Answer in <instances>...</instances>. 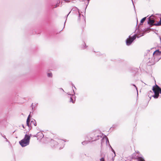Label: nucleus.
Listing matches in <instances>:
<instances>
[{"mask_svg":"<svg viewBox=\"0 0 161 161\" xmlns=\"http://www.w3.org/2000/svg\"><path fill=\"white\" fill-rule=\"evenodd\" d=\"M83 48L84 49H85L87 47L86 45V44L85 43H84L83 44Z\"/></svg>","mask_w":161,"mask_h":161,"instance_id":"21","label":"nucleus"},{"mask_svg":"<svg viewBox=\"0 0 161 161\" xmlns=\"http://www.w3.org/2000/svg\"><path fill=\"white\" fill-rule=\"evenodd\" d=\"M132 3H133V0H132Z\"/></svg>","mask_w":161,"mask_h":161,"instance_id":"36","label":"nucleus"},{"mask_svg":"<svg viewBox=\"0 0 161 161\" xmlns=\"http://www.w3.org/2000/svg\"><path fill=\"white\" fill-rule=\"evenodd\" d=\"M22 127H23V128H25V127H24V125H22Z\"/></svg>","mask_w":161,"mask_h":161,"instance_id":"32","label":"nucleus"},{"mask_svg":"<svg viewBox=\"0 0 161 161\" xmlns=\"http://www.w3.org/2000/svg\"><path fill=\"white\" fill-rule=\"evenodd\" d=\"M146 19V17H145L143 18L141 20L140 25L142 24V23L144 22Z\"/></svg>","mask_w":161,"mask_h":161,"instance_id":"16","label":"nucleus"},{"mask_svg":"<svg viewBox=\"0 0 161 161\" xmlns=\"http://www.w3.org/2000/svg\"><path fill=\"white\" fill-rule=\"evenodd\" d=\"M51 146L52 147H58V142H56V141L51 140Z\"/></svg>","mask_w":161,"mask_h":161,"instance_id":"9","label":"nucleus"},{"mask_svg":"<svg viewBox=\"0 0 161 161\" xmlns=\"http://www.w3.org/2000/svg\"><path fill=\"white\" fill-rule=\"evenodd\" d=\"M161 21V19H160V20Z\"/></svg>","mask_w":161,"mask_h":161,"instance_id":"37","label":"nucleus"},{"mask_svg":"<svg viewBox=\"0 0 161 161\" xmlns=\"http://www.w3.org/2000/svg\"><path fill=\"white\" fill-rule=\"evenodd\" d=\"M153 88H154V90L156 92H159V93L160 92L161 90V88L156 84H155V86L153 87Z\"/></svg>","mask_w":161,"mask_h":161,"instance_id":"8","label":"nucleus"},{"mask_svg":"<svg viewBox=\"0 0 161 161\" xmlns=\"http://www.w3.org/2000/svg\"><path fill=\"white\" fill-rule=\"evenodd\" d=\"M153 90L154 93V94L152 96L155 98H158L159 96V92H156L154 90V88H153Z\"/></svg>","mask_w":161,"mask_h":161,"instance_id":"11","label":"nucleus"},{"mask_svg":"<svg viewBox=\"0 0 161 161\" xmlns=\"http://www.w3.org/2000/svg\"><path fill=\"white\" fill-rule=\"evenodd\" d=\"M100 161H104V158L103 157L102 158H101L100 159Z\"/></svg>","mask_w":161,"mask_h":161,"instance_id":"24","label":"nucleus"},{"mask_svg":"<svg viewBox=\"0 0 161 161\" xmlns=\"http://www.w3.org/2000/svg\"><path fill=\"white\" fill-rule=\"evenodd\" d=\"M160 54L161 52H160L158 50H156L153 53V56L154 58V59H155V56L160 55Z\"/></svg>","mask_w":161,"mask_h":161,"instance_id":"10","label":"nucleus"},{"mask_svg":"<svg viewBox=\"0 0 161 161\" xmlns=\"http://www.w3.org/2000/svg\"><path fill=\"white\" fill-rule=\"evenodd\" d=\"M58 4H59L58 3H57V4H56V6H55L54 7H55V8H56V7H57V6L58 5Z\"/></svg>","mask_w":161,"mask_h":161,"instance_id":"30","label":"nucleus"},{"mask_svg":"<svg viewBox=\"0 0 161 161\" xmlns=\"http://www.w3.org/2000/svg\"><path fill=\"white\" fill-rule=\"evenodd\" d=\"M30 114L31 112L30 113V114L28 116V118L27 119L26 121V124L29 127V125H30V119H29L30 116Z\"/></svg>","mask_w":161,"mask_h":161,"instance_id":"13","label":"nucleus"},{"mask_svg":"<svg viewBox=\"0 0 161 161\" xmlns=\"http://www.w3.org/2000/svg\"><path fill=\"white\" fill-rule=\"evenodd\" d=\"M31 125H33L34 126H36V123L35 120H33L31 121Z\"/></svg>","mask_w":161,"mask_h":161,"instance_id":"15","label":"nucleus"},{"mask_svg":"<svg viewBox=\"0 0 161 161\" xmlns=\"http://www.w3.org/2000/svg\"><path fill=\"white\" fill-rule=\"evenodd\" d=\"M150 17L151 16L148 18L147 23L150 25V27H152L153 25H154V23L155 21L153 19H151Z\"/></svg>","mask_w":161,"mask_h":161,"instance_id":"7","label":"nucleus"},{"mask_svg":"<svg viewBox=\"0 0 161 161\" xmlns=\"http://www.w3.org/2000/svg\"><path fill=\"white\" fill-rule=\"evenodd\" d=\"M136 35H134L132 37L130 35L129 36L128 38L126 40V44L127 46L130 45L133 41L136 39Z\"/></svg>","mask_w":161,"mask_h":161,"instance_id":"4","label":"nucleus"},{"mask_svg":"<svg viewBox=\"0 0 161 161\" xmlns=\"http://www.w3.org/2000/svg\"><path fill=\"white\" fill-rule=\"evenodd\" d=\"M133 86H134L136 88V90L137 92V94H138V91H137V87H136V85H135L134 84H133Z\"/></svg>","mask_w":161,"mask_h":161,"instance_id":"23","label":"nucleus"},{"mask_svg":"<svg viewBox=\"0 0 161 161\" xmlns=\"http://www.w3.org/2000/svg\"><path fill=\"white\" fill-rule=\"evenodd\" d=\"M161 25V21L160 20L157 23H155L154 24V25L155 26H158Z\"/></svg>","mask_w":161,"mask_h":161,"instance_id":"17","label":"nucleus"},{"mask_svg":"<svg viewBox=\"0 0 161 161\" xmlns=\"http://www.w3.org/2000/svg\"><path fill=\"white\" fill-rule=\"evenodd\" d=\"M59 89H60V90H61V91H62L63 92H64V91L62 88H60Z\"/></svg>","mask_w":161,"mask_h":161,"instance_id":"29","label":"nucleus"},{"mask_svg":"<svg viewBox=\"0 0 161 161\" xmlns=\"http://www.w3.org/2000/svg\"><path fill=\"white\" fill-rule=\"evenodd\" d=\"M87 0L88 1V2L89 3L90 0Z\"/></svg>","mask_w":161,"mask_h":161,"instance_id":"35","label":"nucleus"},{"mask_svg":"<svg viewBox=\"0 0 161 161\" xmlns=\"http://www.w3.org/2000/svg\"><path fill=\"white\" fill-rule=\"evenodd\" d=\"M31 135L26 134L24 138L19 142V143L22 147H24L29 145Z\"/></svg>","mask_w":161,"mask_h":161,"instance_id":"2","label":"nucleus"},{"mask_svg":"<svg viewBox=\"0 0 161 161\" xmlns=\"http://www.w3.org/2000/svg\"><path fill=\"white\" fill-rule=\"evenodd\" d=\"M100 132L98 130H95L91 132L89 135V140H92V141H97L102 137L100 135Z\"/></svg>","mask_w":161,"mask_h":161,"instance_id":"1","label":"nucleus"},{"mask_svg":"<svg viewBox=\"0 0 161 161\" xmlns=\"http://www.w3.org/2000/svg\"><path fill=\"white\" fill-rule=\"evenodd\" d=\"M88 143V142L86 141H84L83 142H81L82 144L84 145L87 144Z\"/></svg>","mask_w":161,"mask_h":161,"instance_id":"18","label":"nucleus"},{"mask_svg":"<svg viewBox=\"0 0 161 161\" xmlns=\"http://www.w3.org/2000/svg\"><path fill=\"white\" fill-rule=\"evenodd\" d=\"M31 107L32 108V109L33 110V108H34V107H33V103H32L31 105Z\"/></svg>","mask_w":161,"mask_h":161,"instance_id":"25","label":"nucleus"},{"mask_svg":"<svg viewBox=\"0 0 161 161\" xmlns=\"http://www.w3.org/2000/svg\"><path fill=\"white\" fill-rule=\"evenodd\" d=\"M73 86L76 89L75 87V86L74 85H73Z\"/></svg>","mask_w":161,"mask_h":161,"instance_id":"33","label":"nucleus"},{"mask_svg":"<svg viewBox=\"0 0 161 161\" xmlns=\"http://www.w3.org/2000/svg\"><path fill=\"white\" fill-rule=\"evenodd\" d=\"M66 141H64L61 139H59L58 140V143L59 145V147H59L60 149L63 148L64 147V145H65L64 142Z\"/></svg>","mask_w":161,"mask_h":161,"instance_id":"6","label":"nucleus"},{"mask_svg":"<svg viewBox=\"0 0 161 161\" xmlns=\"http://www.w3.org/2000/svg\"><path fill=\"white\" fill-rule=\"evenodd\" d=\"M40 136L41 137H43L44 136L42 134V136H41V134H38V136Z\"/></svg>","mask_w":161,"mask_h":161,"instance_id":"27","label":"nucleus"},{"mask_svg":"<svg viewBox=\"0 0 161 161\" xmlns=\"http://www.w3.org/2000/svg\"><path fill=\"white\" fill-rule=\"evenodd\" d=\"M73 94H71L68 93H67V94H68L70 96L69 102H72L73 103H75V93L74 89H73Z\"/></svg>","mask_w":161,"mask_h":161,"instance_id":"5","label":"nucleus"},{"mask_svg":"<svg viewBox=\"0 0 161 161\" xmlns=\"http://www.w3.org/2000/svg\"><path fill=\"white\" fill-rule=\"evenodd\" d=\"M64 1L66 3H69L70 1V0H64Z\"/></svg>","mask_w":161,"mask_h":161,"instance_id":"22","label":"nucleus"},{"mask_svg":"<svg viewBox=\"0 0 161 161\" xmlns=\"http://www.w3.org/2000/svg\"><path fill=\"white\" fill-rule=\"evenodd\" d=\"M66 21L64 22V25H65V23Z\"/></svg>","mask_w":161,"mask_h":161,"instance_id":"34","label":"nucleus"},{"mask_svg":"<svg viewBox=\"0 0 161 161\" xmlns=\"http://www.w3.org/2000/svg\"><path fill=\"white\" fill-rule=\"evenodd\" d=\"M71 11L69 13L67 14V17H68V15H69V14L71 12Z\"/></svg>","mask_w":161,"mask_h":161,"instance_id":"31","label":"nucleus"},{"mask_svg":"<svg viewBox=\"0 0 161 161\" xmlns=\"http://www.w3.org/2000/svg\"><path fill=\"white\" fill-rule=\"evenodd\" d=\"M41 134V136L42 135V132H38L36 135L34 136V137H37L38 136V134Z\"/></svg>","mask_w":161,"mask_h":161,"instance_id":"20","label":"nucleus"},{"mask_svg":"<svg viewBox=\"0 0 161 161\" xmlns=\"http://www.w3.org/2000/svg\"><path fill=\"white\" fill-rule=\"evenodd\" d=\"M138 161H145L144 158L142 157H139L137 158Z\"/></svg>","mask_w":161,"mask_h":161,"instance_id":"14","label":"nucleus"},{"mask_svg":"<svg viewBox=\"0 0 161 161\" xmlns=\"http://www.w3.org/2000/svg\"><path fill=\"white\" fill-rule=\"evenodd\" d=\"M112 149V151H113V152H114V156H115L116 155L115 152L114 151L113 149Z\"/></svg>","mask_w":161,"mask_h":161,"instance_id":"28","label":"nucleus"},{"mask_svg":"<svg viewBox=\"0 0 161 161\" xmlns=\"http://www.w3.org/2000/svg\"><path fill=\"white\" fill-rule=\"evenodd\" d=\"M2 136H3V137H4V139H6V141H7V142H8V140L6 138V137H5V136H3L2 135Z\"/></svg>","mask_w":161,"mask_h":161,"instance_id":"26","label":"nucleus"},{"mask_svg":"<svg viewBox=\"0 0 161 161\" xmlns=\"http://www.w3.org/2000/svg\"><path fill=\"white\" fill-rule=\"evenodd\" d=\"M74 12L75 11V13H76L77 15H78V20L79 21H80L81 19L84 20V16L82 15H81L79 13V9L76 7H75L73 8L72 10L71 11Z\"/></svg>","mask_w":161,"mask_h":161,"instance_id":"3","label":"nucleus"},{"mask_svg":"<svg viewBox=\"0 0 161 161\" xmlns=\"http://www.w3.org/2000/svg\"><path fill=\"white\" fill-rule=\"evenodd\" d=\"M47 76L49 77H52V74L51 73H48L47 74Z\"/></svg>","mask_w":161,"mask_h":161,"instance_id":"19","label":"nucleus"},{"mask_svg":"<svg viewBox=\"0 0 161 161\" xmlns=\"http://www.w3.org/2000/svg\"><path fill=\"white\" fill-rule=\"evenodd\" d=\"M106 140V144L107 145H108V144L109 145V143L108 138L106 136H105V137H103L102 139L101 140V141H102V140Z\"/></svg>","mask_w":161,"mask_h":161,"instance_id":"12","label":"nucleus"},{"mask_svg":"<svg viewBox=\"0 0 161 161\" xmlns=\"http://www.w3.org/2000/svg\"><path fill=\"white\" fill-rule=\"evenodd\" d=\"M160 52H161V51Z\"/></svg>","mask_w":161,"mask_h":161,"instance_id":"38","label":"nucleus"}]
</instances>
